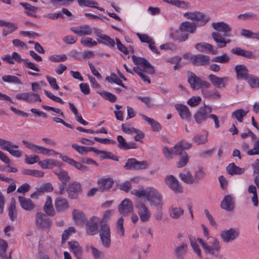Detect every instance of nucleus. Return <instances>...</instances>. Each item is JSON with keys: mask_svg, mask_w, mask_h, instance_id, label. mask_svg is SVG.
Returning a JSON list of instances; mask_svg holds the SVG:
<instances>
[{"mask_svg": "<svg viewBox=\"0 0 259 259\" xmlns=\"http://www.w3.org/2000/svg\"><path fill=\"white\" fill-rule=\"evenodd\" d=\"M187 81L190 84L191 88L194 90L200 89L202 91L204 88L208 89L211 85L208 82L202 80L200 77L197 76L194 73L192 72L188 73Z\"/></svg>", "mask_w": 259, "mask_h": 259, "instance_id": "1", "label": "nucleus"}, {"mask_svg": "<svg viewBox=\"0 0 259 259\" xmlns=\"http://www.w3.org/2000/svg\"><path fill=\"white\" fill-rule=\"evenodd\" d=\"M146 199L152 206L161 208L163 206L162 196L153 187H149Z\"/></svg>", "mask_w": 259, "mask_h": 259, "instance_id": "2", "label": "nucleus"}, {"mask_svg": "<svg viewBox=\"0 0 259 259\" xmlns=\"http://www.w3.org/2000/svg\"><path fill=\"white\" fill-rule=\"evenodd\" d=\"M165 184L176 194H181L183 192L181 184L173 175H169L165 177L164 180Z\"/></svg>", "mask_w": 259, "mask_h": 259, "instance_id": "3", "label": "nucleus"}, {"mask_svg": "<svg viewBox=\"0 0 259 259\" xmlns=\"http://www.w3.org/2000/svg\"><path fill=\"white\" fill-rule=\"evenodd\" d=\"M100 237L102 245L109 248L110 246L111 231L109 226L107 223H102L100 226Z\"/></svg>", "mask_w": 259, "mask_h": 259, "instance_id": "4", "label": "nucleus"}, {"mask_svg": "<svg viewBox=\"0 0 259 259\" xmlns=\"http://www.w3.org/2000/svg\"><path fill=\"white\" fill-rule=\"evenodd\" d=\"M208 239L209 240L203 249L206 254L211 255L212 256L217 257L220 251L219 241L213 237H209Z\"/></svg>", "mask_w": 259, "mask_h": 259, "instance_id": "5", "label": "nucleus"}, {"mask_svg": "<svg viewBox=\"0 0 259 259\" xmlns=\"http://www.w3.org/2000/svg\"><path fill=\"white\" fill-rule=\"evenodd\" d=\"M132 58L135 65H141L139 67L142 69V71L150 74L154 73L155 69L154 67L146 59L134 55L132 56Z\"/></svg>", "mask_w": 259, "mask_h": 259, "instance_id": "6", "label": "nucleus"}, {"mask_svg": "<svg viewBox=\"0 0 259 259\" xmlns=\"http://www.w3.org/2000/svg\"><path fill=\"white\" fill-rule=\"evenodd\" d=\"M148 163L145 161H138L136 158H131L127 160L123 166L126 170H139L147 168Z\"/></svg>", "mask_w": 259, "mask_h": 259, "instance_id": "7", "label": "nucleus"}, {"mask_svg": "<svg viewBox=\"0 0 259 259\" xmlns=\"http://www.w3.org/2000/svg\"><path fill=\"white\" fill-rule=\"evenodd\" d=\"M35 223L37 227L42 229H50L52 222L48 215L43 212H37L35 216Z\"/></svg>", "mask_w": 259, "mask_h": 259, "instance_id": "8", "label": "nucleus"}, {"mask_svg": "<svg viewBox=\"0 0 259 259\" xmlns=\"http://www.w3.org/2000/svg\"><path fill=\"white\" fill-rule=\"evenodd\" d=\"M140 221L142 222H148L151 218V212L148 207L142 201H139L136 206Z\"/></svg>", "mask_w": 259, "mask_h": 259, "instance_id": "9", "label": "nucleus"}, {"mask_svg": "<svg viewBox=\"0 0 259 259\" xmlns=\"http://www.w3.org/2000/svg\"><path fill=\"white\" fill-rule=\"evenodd\" d=\"M66 191L69 198L76 199L78 198V194L82 192L81 185L79 183L73 182L68 185Z\"/></svg>", "mask_w": 259, "mask_h": 259, "instance_id": "10", "label": "nucleus"}, {"mask_svg": "<svg viewBox=\"0 0 259 259\" xmlns=\"http://www.w3.org/2000/svg\"><path fill=\"white\" fill-rule=\"evenodd\" d=\"M100 219L96 216L90 218L86 223V232L89 235H94L98 232V223Z\"/></svg>", "mask_w": 259, "mask_h": 259, "instance_id": "11", "label": "nucleus"}, {"mask_svg": "<svg viewBox=\"0 0 259 259\" xmlns=\"http://www.w3.org/2000/svg\"><path fill=\"white\" fill-rule=\"evenodd\" d=\"M212 27L217 30V32H223L224 37H230L232 27L227 23L224 22H214L212 23Z\"/></svg>", "mask_w": 259, "mask_h": 259, "instance_id": "12", "label": "nucleus"}, {"mask_svg": "<svg viewBox=\"0 0 259 259\" xmlns=\"http://www.w3.org/2000/svg\"><path fill=\"white\" fill-rule=\"evenodd\" d=\"M190 61L195 66H206L209 64L210 57L203 54L192 55Z\"/></svg>", "mask_w": 259, "mask_h": 259, "instance_id": "13", "label": "nucleus"}, {"mask_svg": "<svg viewBox=\"0 0 259 259\" xmlns=\"http://www.w3.org/2000/svg\"><path fill=\"white\" fill-rule=\"evenodd\" d=\"M208 77L211 83L219 88H224L229 79L228 77H220L212 74H209Z\"/></svg>", "mask_w": 259, "mask_h": 259, "instance_id": "14", "label": "nucleus"}, {"mask_svg": "<svg viewBox=\"0 0 259 259\" xmlns=\"http://www.w3.org/2000/svg\"><path fill=\"white\" fill-rule=\"evenodd\" d=\"M239 235V232L234 228H230L221 233V237L224 242L228 243L235 239Z\"/></svg>", "mask_w": 259, "mask_h": 259, "instance_id": "15", "label": "nucleus"}, {"mask_svg": "<svg viewBox=\"0 0 259 259\" xmlns=\"http://www.w3.org/2000/svg\"><path fill=\"white\" fill-rule=\"evenodd\" d=\"M118 209L120 213L127 214L134 210L133 203L129 199L125 198L119 205Z\"/></svg>", "mask_w": 259, "mask_h": 259, "instance_id": "16", "label": "nucleus"}, {"mask_svg": "<svg viewBox=\"0 0 259 259\" xmlns=\"http://www.w3.org/2000/svg\"><path fill=\"white\" fill-rule=\"evenodd\" d=\"M235 71L236 73V78L238 80H246L249 75V70L244 65H237L235 67Z\"/></svg>", "mask_w": 259, "mask_h": 259, "instance_id": "17", "label": "nucleus"}, {"mask_svg": "<svg viewBox=\"0 0 259 259\" xmlns=\"http://www.w3.org/2000/svg\"><path fill=\"white\" fill-rule=\"evenodd\" d=\"M55 208L58 212H63L69 207V204L66 199L59 197L55 200Z\"/></svg>", "mask_w": 259, "mask_h": 259, "instance_id": "18", "label": "nucleus"}, {"mask_svg": "<svg viewBox=\"0 0 259 259\" xmlns=\"http://www.w3.org/2000/svg\"><path fill=\"white\" fill-rule=\"evenodd\" d=\"M70 30L79 36L91 35L92 33L91 27L88 25H84L77 27H72Z\"/></svg>", "mask_w": 259, "mask_h": 259, "instance_id": "19", "label": "nucleus"}, {"mask_svg": "<svg viewBox=\"0 0 259 259\" xmlns=\"http://www.w3.org/2000/svg\"><path fill=\"white\" fill-rule=\"evenodd\" d=\"M209 115L206 111V107H201L194 115V118L196 123L200 124L205 121Z\"/></svg>", "mask_w": 259, "mask_h": 259, "instance_id": "20", "label": "nucleus"}, {"mask_svg": "<svg viewBox=\"0 0 259 259\" xmlns=\"http://www.w3.org/2000/svg\"><path fill=\"white\" fill-rule=\"evenodd\" d=\"M222 208L228 211H231L234 208V202L231 195H226L221 202Z\"/></svg>", "mask_w": 259, "mask_h": 259, "instance_id": "21", "label": "nucleus"}, {"mask_svg": "<svg viewBox=\"0 0 259 259\" xmlns=\"http://www.w3.org/2000/svg\"><path fill=\"white\" fill-rule=\"evenodd\" d=\"M18 199L21 207L25 210L31 211L35 207V204L29 198L20 196Z\"/></svg>", "mask_w": 259, "mask_h": 259, "instance_id": "22", "label": "nucleus"}, {"mask_svg": "<svg viewBox=\"0 0 259 259\" xmlns=\"http://www.w3.org/2000/svg\"><path fill=\"white\" fill-rule=\"evenodd\" d=\"M45 214L50 217H54L56 214L55 210L53 207L52 198L48 196L46 198L45 205L43 207Z\"/></svg>", "mask_w": 259, "mask_h": 259, "instance_id": "23", "label": "nucleus"}, {"mask_svg": "<svg viewBox=\"0 0 259 259\" xmlns=\"http://www.w3.org/2000/svg\"><path fill=\"white\" fill-rule=\"evenodd\" d=\"M231 52L238 56H241L248 59H255V56L249 51H247L239 47L233 48Z\"/></svg>", "mask_w": 259, "mask_h": 259, "instance_id": "24", "label": "nucleus"}, {"mask_svg": "<svg viewBox=\"0 0 259 259\" xmlns=\"http://www.w3.org/2000/svg\"><path fill=\"white\" fill-rule=\"evenodd\" d=\"M195 48L200 52L208 51L212 55H215L218 53L217 50H213V46L211 44L204 42L196 44Z\"/></svg>", "mask_w": 259, "mask_h": 259, "instance_id": "25", "label": "nucleus"}, {"mask_svg": "<svg viewBox=\"0 0 259 259\" xmlns=\"http://www.w3.org/2000/svg\"><path fill=\"white\" fill-rule=\"evenodd\" d=\"M68 244L75 257L77 259H80L82 253V249L79 243L76 241H69Z\"/></svg>", "mask_w": 259, "mask_h": 259, "instance_id": "26", "label": "nucleus"}, {"mask_svg": "<svg viewBox=\"0 0 259 259\" xmlns=\"http://www.w3.org/2000/svg\"><path fill=\"white\" fill-rule=\"evenodd\" d=\"M176 108L179 113L181 117L183 119L188 120L191 116V113L186 105L178 104L176 105Z\"/></svg>", "mask_w": 259, "mask_h": 259, "instance_id": "27", "label": "nucleus"}, {"mask_svg": "<svg viewBox=\"0 0 259 259\" xmlns=\"http://www.w3.org/2000/svg\"><path fill=\"white\" fill-rule=\"evenodd\" d=\"M140 115L142 117L143 119L146 121L151 126L152 130L153 132H159L161 130L162 127L158 121L144 114H140Z\"/></svg>", "mask_w": 259, "mask_h": 259, "instance_id": "28", "label": "nucleus"}, {"mask_svg": "<svg viewBox=\"0 0 259 259\" xmlns=\"http://www.w3.org/2000/svg\"><path fill=\"white\" fill-rule=\"evenodd\" d=\"M114 182L112 179H103L98 181L99 191L101 192L109 190L113 186Z\"/></svg>", "mask_w": 259, "mask_h": 259, "instance_id": "29", "label": "nucleus"}, {"mask_svg": "<svg viewBox=\"0 0 259 259\" xmlns=\"http://www.w3.org/2000/svg\"><path fill=\"white\" fill-rule=\"evenodd\" d=\"M201 93L204 98L208 99L215 100H218L221 98L220 94L216 90H208L206 88H204L202 89Z\"/></svg>", "mask_w": 259, "mask_h": 259, "instance_id": "30", "label": "nucleus"}, {"mask_svg": "<svg viewBox=\"0 0 259 259\" xmlns=\"http://www.w3.org/2000/svg\"><path fill=\"white\" fill-rule=\"evenodd\" d=\"M211 37L215 42L218 44L219 48L225 47L227 44L231 41L230 39L225 40L224 36L221 35L219 32H212Z\"/></svg>", "mask_w": 259, "mask_h": 259, "instance_id": "31", "label": "nucleus"}, {"mask_svg": "<svg viewBox=\"0 0 259 259\" xmlns=\"http://www.w3.org/2000/svg\"><path fill=\"white\" fill-rule=\"evenodd\" d=\"M179 176L183 182L187 184L192 185L194 183V177L188 170H184L183 172L179 174Z\"/></svg>", "mask_w": 259, "mask_h": 259, "instance_id": "32", "label": "nucleus"}, {"mask_svg": "<svg viewBox=\"0 0 259 259\" xmlns=\"http://www.w3.org/2000/svg\"><path fill=\"white\" fill-rule=\"evenodd\" d=\"M72 217L74 221L78 225L82 224L87 221V218L83 212L78 209H73L72 211Z\"/></svg>", "mask_w": 259, "mask_h": 259, "instance_id": "33", "label": "nucleus"}, {"mask_svg": "<svg viewBox=\"0 0 259 259\" xmlns=\"http://www.w3.org/2000/svg\"><path fill=\"white\" fill-rule=\"evenodd\" d=\"M196 28V25L194 22L186 21L183 22L180 27L179 30L181 31L188 32L191 33L195 32Z\"/></svg>", "mask_w": 259, "mask_h": 259, "instance_id": "34", "label": "nucleus"}, {"mask_svg": "<svg viewBox=\"0 0 259 259\" xmlns=\"http://www.w3.org/2000/svg\"><path fill=\"white\" fill-rule=\"evenodd\" d=\"M226 170L227 173L231 176L241 175L244 172V168L236 166L234 163L229 164L226 167Z\"/></svg>", "mask_w": 259, "mask_h": 259, "instance_id": "35", "label": "nucleus"}, {"mask_svg": "<svg viewBox=\"0 0 259 259\" xmlns=\"http://www.w3.org/2000/svg\"><path fill=\"white\" fill-rule=\"evenodd\" d=\"M54 173L58 176V179L62 181V184L66 185L67 183L70 181V178L65 170L62 169H58L55 170Z\"/></svg>", "mask_w": 259, "mask_h": 259, "instance_id": "36", "label": "nucleus"}, {"mask_svg": "<svg viewBox=\"0 0 259 259\" xmlns=\"http://www.w3.org/2000/svg\"><path fill=\"white\" fill-rule=\"evenodd\" d=\"M210 19L209 17H206L204 14L199 12H195L193 20L195 21L200 26L204 25Z\"/></svg>", "mask_w": 259, "mask_h": 259, "instance_id": "37", "label": "nucleus"}, {"mask_svg": "<svg viewBox=\"0 0 259 259\" xmlns=\"http://www.w3.org/2000/svg\"><path fill=\"white\" fill-rule=\"evenodd\" d=\"M18 215V211L16 207V202L14 199H12L10 203L9 207V216L12 221H15L17 220Z\"/></svg>", "mask_w": 259, "mask_h": 259, "instance_id": "38", "label": "nucleus"}, {"mask_svg": "<svg viewBox=\"0 0 259 259\" xmlns=\"http://www.w3.org/2000/svg\"><path fill=\"white\" fill-rule=\"evenodd\" d=\"M208 133L205 135H200V134H195L192 138V141L197 145H202L206 143L208 141Z\"/></svg>", "mask_w": 259, "mask_h": 259, "instance_id": "39", "label": "nucleus"}, {"mask_svg": "<svg viewBox=\"0 0 259 259\" xmlns=\"http://www.w3.org/2000/svg\"><path fill=\"white\" fill-rule=\"evenodd\" d=\"M245 80L247 81L251 88H259V78L256 75L249 74Z\"/></svg>", "mask_w": 259, "mask_h": 259, "instance_id": "40", "label": "nucleus"}, {"mask_svg": "<svg viewBox=\"0 0 259 259\" xmlns=\"http://www.w3.org/2000/svg\"><path fill=\"white\" fill-rule=\"evenodd\" d=\"M248 111H245L243 109H239L234 111L231 115L233 118H236L239 122H241L243 121V118L248 113Z\"/></svg>", "mask_w": 259, "mask_h": 259, "instance_id": "41", "label": "nucleus"}, {"mask_svg": "<svg viewBox=\"0 0 259 259\" xmlns=\"http://www.w3.org/2000/svg\"><path fill=\"white\" fill-rule=\"evenodd\" d=\"M170 217L175 219L179 218L184 213V210L180 207L172 206L169 209Z\"/></svg>", "mask_w": 259, "mask_h": 259, "instance_id": "42", "label": "nucleus"}, {"mask_svg": "<svg viewBox=\"0 0 259 259\" xmlns=\"http://www.w3.org/2000/svg\"><path fill=\"white\" fill-rule=\"evenodd\" d=\"M7 247V242L3 239H0V256L4 259H10L11 258L10 254L8 255L6 253Z\"/></svg>", "mask_w": 259, "mask_h": 259, "instance_id": "43", "label": "nucleus"}, {"mask_svg": "<svg viewBox=\"0 0 259 259\" xmlns=\"http://www.w3.org/2000/svg\"><path fill=\"white\" fill-rule=\"evenodd\" d=\"M102 36L101 39H98V42L99 44H102L111 48L114 47L115 42L113 39L106 34H104V35Z\"/></svg>", "mask_w": 259, "mask_h": 259, "instance_id": "44", "label": "nucleus"}, {"mask_svg": "<svg viewBox=\"0 0 259 259\" xmlns=\"http://www.w3.org/2000/svg\"><path fill=\"white\" fill-rule=\"evenodd\" d=\"M105 79L110 82H114L125 89L127 88V87L122 83L121 80L119 79L114 73H111L110 76H107Z\"/></svg>", "mask_w": 259, "mask_h": 259, "instance_id": "45", "label": "nucleus"}, {"mask_svg": "<svg viewBox=\"0 0 259 259\" xmlns=\"http://www.w3.org/2000/svg\"><path fill=\"white\" fill-rule=\"evenodd\" d=\"M163 2L169 4L172 6H177L179 8L186 9L188 8L189 4L185 1L180 0H162Z\"/></svg>", "mask_w": 259, "mask_h": 259, "instance_id": "46", "label": "nucleus"}, {"mask_svg": "<svg viewBox=\"0 0 259 259\" xmlns=\"http://www.w3.org/2000/svg\"><path fill=\"white\" fill-rule=\"evenodd\" d=\"M0 147L4 150L7 151L8 152L11 148L17 149L19 148L18 145L14 144L12 142L10 141H7L2 139Z\"/></svg>", "mask_w": 259, "mask_h": 259, "instance_id": "47", "label": "nucleus"}, {"mask_svg": "<svg viewBox=\"0 0 259 259\" xmlns=\"http://www.w3.org/2000/svg\"><path fill=\"white\" fill-rule=\"evenodd\" d=\"M187 244L185 243H183L181 245L178 246L175 248V255L177 257H181L184 255L187 250Z\"/></svg>", "mask_w": 259, "mask_h": 259, "instance_id": "48", "label": "nucleus"}, {"mask_svg": "<svg viewBox=\"0 0 259 259\" xmlns=\"http://www.w3.org/2000/svg\"><path fill=\"white\" fill-rule=\"evenodd\" d=\"M21 172L23 175H30L38 178L42 177L44 175V173L42 171L34 169H22Z\"/></svg>", "mask_w": 259, "mask_h": 259, "instance_id": "49", "label": "nucleus"}, {"mask_svg": "<svg viewBox=\"0 0 259 259\" xmlns=\"http://www.w3.org/2000/svg\"><path fill=\"white\" fill-rule=\"evenodd\" d=\"M206 176L205 172L203 171V167H198V169L194 172V183L200 182Z\"/></svg>", "mask_w": 259, "mask_h": 259, "instance_id": "50", "label": "nucleus"}, {"mask_svg": "<svg viewBox=\"0 0 259 259\" xmlns=\"http://www.w3.org/2000/svg\"><path fill=\"white\" fill-rule=\"evenodd\" d=\"M124 219L122 217L120 218L116 222V232L118 235L120 237L124 236V228L123 227Z\"/></svg>", "mask_w": 259, "mask_h": 259, "instance_id": "51", "label": "nucleus"}, {"mask_svg": "<svg viewBox=\"0 0 259 259\" xmlns=\"http://www.w3.org/2000/svg\"><path fill=\"white\" fill-rule=\"evenodd\" d=\"M230 60V57L226 53H223L222 55L214 57L211 59V61L213 62L225 64L229 63Z\"/></svg>", "mask_w": 259, "mask_h": 259, "instance_id": "52", "label": "nucleus"}, {"mask_svg": "<svg viewBox=\"0 0 259 259\" xmlns=\"http://www.w3.org/2000/svg\"><path fill=\"white\" fill-rule=\"evenodd\" d=\"M240 34L242 36L247 38L259 39V33L253 32L249 30L242 29Z\"/></svg>", "mask_w": 259, "mask_h": 259, "instance_id": "53", "label": "nucleus"}, {"mask_svg": "<svg viewBox=\"0 0 259 259\" xmlns=\"http://www.w3.org/2000/svg\"><path fill=\"white\" fill-rule=\"evenodd\" d=\"M189 240L191 245L194 250V251L197 254L198 257H201V251L199 247L198 244L197 243L195 238L192 236L189 237Z\"/></svg>", "mask_w": 259, "mask_h": 259, "instance_id": "54", "label": "nucleus"}, {"mask_svg": "<svg viewBox=\"0 0 259 259\" xmlns=\"http://www.w3.org/2000/svg\"><path fill=\"white\" fill-rule=\"evenodd\" d=\"M38 164L42 168L49 169L50 168L52 165H55V161L52 159H49L41 161L39 160Z\"/></svg>", "mask_w": 259, "mask_h": 259, "instance_id": "55", "label": "nucleus"}, {"mask_svg": "<svg viewBox=\"0 0 259 259\" xmlns=\"http://www.w3.org/2000/svg\"><path fill=\"white\" fill-rule=\"evenodd\" d=\"M35 102H41V100L39 97V95L33 92H28L26 102L32 103Z\"/></svg>", "mask_w": 259, "mask_h": 259, "instance_id": "56", "label": "nucleus"}, {"mask_svg": "<svg viewBox=\"0 0 259 259\" xmlns=\"http://www.w3.org/2000/svg\"><path fill=\"white\" fill-rule=\"evenodd\" d=\"M2 79L5 82H11L17 84H21V80L16 76L7 75L2 77Z\"/></svg>", "mask_w": 259, "mask_h": 259, "instance_id": "57", "label": "nucleus"}, {"mask_svg": "<svg viewBox=\"0 0 259 259\" xmlns=\"http://www.w3.org/2000/svg\"><path fill=\"white\" fill-rule=\"evenodd\" d=\"M76 232V229L74 227H70L64 231L62 235V242H65L73 233Z\"/></svg>", "mask_w": 259, "mask_h": 259, "instance_id": "58", "label": "nucleus"}, {"mask_svg": "<svg viewBox=\"0 0 259 259\" xmlns=\"http://www.w3.org/2000/svg\"><path fill=\"white\" fill-rule=\"evenodd\" d=\"M73 2V0H51V3L55 7L65 6L70 5Z\"/></svg>", "mask_w": 259, "mask_h": 259, "instance_id": "59", "label": "nucleus"}, {"mask_svg": "<svg viewBox=\"0 0 259 259\" xmlns=\"http://www.w3.org/2000/svg\"><path fill=\"white\" fill-rule=\"evenodd\" d=\"M80 43L86 47H92L97 45V41L93 40L92 38L88 37L81 38Z\"/></svg>", "mask_w": 259, "mask_h": 259, "instance_id": "60", "label": "nucleus"}, {"mask_svg": "<svg viewBox=\"0 0 259 259\" xmlns=\"http://www.w3.org/2000/svg\"><path fill=\"white\" fill-rule=\"evenodd\" d=\"M97 93L101 95L103 98L109 100L111 103H114L116 100V97L110 93L103 91L98 92Z\"/></svg>", "mask_w": 259, "mask_h": 259, "instance_id": "61", "label": "nucleus"}, {"mask_svg": "<svg viewBox=\"0 0 259 259\" xmlns=\"http://www.w3.org/2000/svg\"><path fill=\"white\" fill-rule=\"evenodd\" d=\"M237 18L243 20H247L248 19L257 20V16L252 12H247L238 15Z\"/></svg>", "mask_w": 259, "mask_h": 259, "instance_id": "62", "label": "nucleus"}, {"mask_svg": "<svg viewBox=\"0 0 259 259\" xmlns=\"http://www.w3.org/2000/svg\"><path fill=\"white\" fill-rule=\"evenodd\" d=\"M49 59L53 62H64L67 60V57L65 54L53 55L50 56Z\"/></svg>", "mask_w": 259, "mask_h": 259, "instance_id": "63", "label": "nucleus"}, {"mask_svg": "<svg viewBox=\"0 0 259 259\" xmlns=\"http://www.w3.org/2000/svg\"><path fill=\"white\" fill-rule=\"evenodd\" d=\"M60 158L61 159L68 163L69 164L74 166L76 168L79 169V166L81 164V163L78 162L74 160L73 159L68 157L67 156L64 155V156H61Z\"/></svg>", "mask_w": 259, "mask_h": 259, "instance_id": "64", "label": "nucleus"}]
</instances>
